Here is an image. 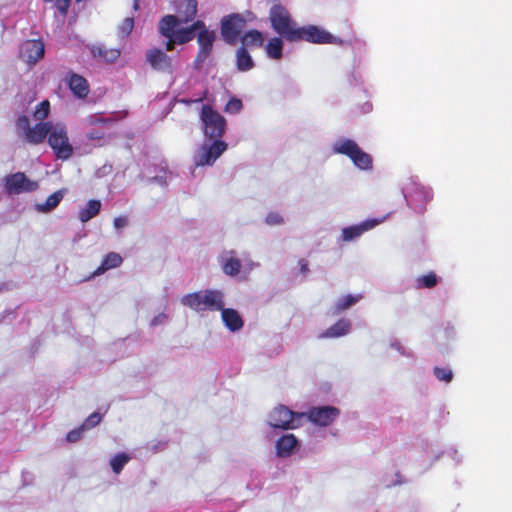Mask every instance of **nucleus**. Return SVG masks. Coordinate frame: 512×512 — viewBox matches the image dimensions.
<instances>
[{
	"instance_id": "34",
	"label": "nucleus",
	"mask_w": 512,
	"mask_h": 512,
	"mask_svg": "<svg viewBox=\"0 0 512 512\" xmlns=\"http://www.w3.org/2000/svg\"><path fill=\"white\" fill-rule=\"evenodd\" d=\"M181 31L188 33V42L194 39L195 32H202L203 30H209L202 20L194 21L190 26L180 29Z\"/></svg>"
},
{
	"instance_id": "41",
	"label": "nucleus",
	"mask_w": 512,
	"mask_h": 512,
	"mask_svg": "<svg viewBox=\"0 0 512 512\" xmlns=\"http://www.w3.org/2000/svg\"><path fill=\"white\" fill-rule=\"evenodd\" d=\"M72 0H55V6L62 16H66Z\"/></svg>"
},
{
	"instance_id": "28",
	"label": "nucleus",
	"mask_w": 512,
	"mask_h": 512,
	"mask_svg": "<svg viewBox=\"0 0 512 512\" xmlns=\"http://www.w3.org/2000/svg\"><path fill=\"white\" fill-rule=\"evenodd\" d=\"M363 298L362 294H347L342 297H340L336 303L334 304V311L337 313L343 312L356 303H358Z\"/></svg>"
},
{
	"instance_id": "39",
	"label": "nucleus",
	"mask_w": 512,
	"mask_h": 512,
	"mask_svg": "<svg viewBox=\"0 0 512 512\" xmlns=\"http://www.w3.org/2000/svg\"><path fill=\"white\" fill-rule=\"evenodd\" d=\"M219 311H221L222 320H242L239 313L232 308L223 307Z\"/></svg>"
},
{
	"instance_id": "30",
	"label": "nucleus",
	"mask_w": 512,
	"mask_h": 512,
	"mask_svg": "<svg viewBox=\"0 0 512 512\" xmlns=\"http://www.w3.org/2000/svg\"><path fill=\"white\" fill-rule=\"evenodd\" d=\"M438 278L434 272H429L426 275H422L416 278L415 287L418 289L422 288H433L437 285Z\"/></svg>"
},
{
	"instance_id": "4",
	"label": "nucleus",
	"mask_w": 512,
	"mask_h": 512,
	"mask_svg": "<svg viewBox=\"0 0 512 512\" xmlns=\"http://www.w3.org/2000/svg\"><path fill=\"white\" fill-rule=\"evenodd\" d=\"M334 151L351 159L359 169L368 170L372 168V157L364 152L358 144L351 139H341L334 145Z\"/></svg>"
},
{
	"instance_id": "36",
	"label": "nucleus",
	"mask_w": 512,
	"mask_h": 512,
	"mask_svg": "<svg viewBox=\"0 0 512 512\" xmlns=\"http://www.w3.org/2000/svg\"><path fill=\"white\" fill-rule=\"evenodd\" d=\"M433 372H434V376L439 380V381H444L446 383H449L452 381L453 379V372L451 369L449 368H441V367H435L433 369Z\"/></svg>"
},
{
	"instance_id": "42",
	"label": "nucleus",
	"mask_w": 512,
	"mask_h": 512,
	"mask_svg": "<svg viewBox=\"0 0 512 512\" xmlns=\"http://www.w3.org/2000/svg\"><path fill=\"white\" fill-rule=\"evenodd\" d=\"M265 222L268 225H280L283 223V218L276 212H270L265 218Z\"/></svg>"
},
{
	"instance_id": "25",
	"label": "nucleus",
	"mask_w": 512,
	"mask_h": 512,
	"mask_svg": "<svg viewBox=\"0 0 512 512\" xmlns=\"http://www.w3.org/2000/svg\"><path fill=\"white\" fill-rule=\"evenodd\" d=\"M255 66L254 61L247 51V48L240 47L236 51V67L241 72L251 70Z\"/></svg>"
},
{
	"instance_id": "37",
	"label": "nucleus",
	"mask_w": 512,
	"mask_h": 512,
	"mask_svg": "<svg viewBox=\"0 0 512 512\" xmlns=\"http://www.w3.org/2000/svg\"><path fill=\"white\" fill-rule=\"evenodd\" d=\"M102 416L98 412H94L90 414L82 423V427L84 430L92 429L93 427L97 426L101 422Z\"/></svg>"
},
{
	"instance_id": "32",
	"label": "nucleus",
	"mask_w": 512,
	"mask_h": 512,
	"mask_svg": "<svg viewBox=\"0 0 512 512\" xmlns=\"http://www.w3.org/2000/svg\"><path fill=\"white\" fill-rule=\"evenodd\" d=\"M130 456L126 453H118L110 460V465L115 474H119L124 466L129 462Z\"/></svg>"
},
{
	"instance_id": "2",
	"label": "nucleus",
	"mask_w": 512,
	"mask_h": 512,
	"mask_svg": "<svg viewBox=\"0 0 512 512\" xmlns=\"http://www.w3.org/2000/svg\"><path fill=\"white\" fill-rule=\"evenodd\" d=\"M223 298L224 295L221 291L205 290L185 295L182 303L196 311H219L225 305Z\"/></svg>"
},
{
	"instance_id": "43",
	"label": "nucleus",
	"mask_w": 512,
	"mask_h": 512,
	"mask_svg": "<svg viewBox=\"0 0 512 512\" xmlns=\"http://www.w3.org/2000/svg\"><path fill=\"white\" fill-rule=\"evenodd\" d=\"M113 223H114V227L116 229H121V228H124L127 225L128 219H127L126 216H119V217H116L114 219Z\"/></svg>"
},
{
	"instance_id": "33",
	"label": "nucleus",
	"mask_w": 512,
	"mask_h": 512,
	"mask_svg": "<svg viewBox=\"0 0 512 512\" xmlns=\"http://www.w3.org/2000/svg\"><path fill=\"white\" fill-rule=\"evenodd\" d=\"M50 112V102L48 100H43L39 104L36 105L33 116L39 122H44Z\"/></svg>"
},
{
	"instance_id": "1",
	"label": "nucleus",
	"mask_w": 512,
	"mask_h": 512,
	"mask_svg": "<svg viewBox=\"0 0 512 512\" xmlns=\"http://www.w3.org/2000/svg\"><path fill=\"white\" fill-rule=\"evenodd\" d=\"M272 29L288 42H293L299 28L290 12L281 4H274L269 12Z\"/></svg>"
},
{
	"instance_id": "21",
	"label": "nucleus",
	"mask_w": 512,
	"mask_h": 512,
	"mask_svg": "<svg viewBox=\"0 0 512 512\" xmlns=\"http://www.w3.org/2000/svg\"><path fill=\"white\" fill-rule=\"evenodd\" d=\"M93 57L103 63H114L121 55L118 48H108L105 45H95L91 48Z\"/></svg>"
},
{
	"instance_id": "15",
	"label": "nucleus",
	"mask_w": 512,
	"mask_h": 512,
	"mask_svg": "<svg viewBox=\"0 0 512 512\" xmlns=\"http://www.w3.org/2000/svg\"><path fill=\"white\" fill-rule=\"evenodd\" d=\"M146 61L152 69L158 72L167 74L173 73L172 58L160 48H151L147 50Z\"/></svg>"
},
{
	"instance_id": "46",
	"label": "nucleus",
	"mask_w": 512,
	"mask_h": 512,
	"mask_svg": "<svg viewBox=\"0 0 512 512\" xmlns=\"http://www.w3.org/2000/svg\"><path fill=\"white\" fill-rule=\"evenodd\" d=\"M298 264H299L300 274L306 275L309 272L308 262L305 259H300L298 261Z\"/></svg>"
},
{
	"instance_id": "26",
	"label": "nucleus",
	"mask_w": 512,
	"mask_h": 512,
	"mask_svg": "<svg viewBox=\"0 0 512 512\" xmlns=\"http://www.w3.org/2000/svg\"><path fill=\"white\" fill-rule=\"evenodd\" d=\"M101 209V202L96 199L89 200L86 206L79 211V219L81 222H88L90 219L97 216Z\"/></svg>"
},
{
	"instance_id": "47",
	"label": "nucleus",
	"mask_w": 512,
	"mask_h": 512,
	"mask_svg": "<svg viewBox=\"0 0 512 512\" xmlns=\"http://www.w3.org/2000/svg\"><path fill=\"white\" fill-rule=\"evenodd\" d=\"M106 122V120H103V119H97L96 122ZM92 123H95V121H92Z\"/></svg>"
},
{
	"instance_id": "7",
	"label": "nucleus",
	"mask_w": 512,
	"mask_h": 512,
	"mask_svg": "<svg viewBox=\"0 0 512 512\" xmlns=\"http://www.w3.org/2000/svg\"><path fill=\"white\" fill-rule=\"evenodd\" d=\"M304 412H294L285 405H278L269 414V425L283 430L296 429L301 426Z\"/></svg>"
},
{
	"instance_id": "6",
	"label": "nucleus",
	"mask_w": 512,
	"mask_h": 512,
	"mask_svg": "<svg viewBox=\"0 0 512 512\" xmlns=\"http://www.w3.org/2000/svg\"><path fill=\"white\" fill-rule=\"evenodd\" d=\"M177 28L176 18L172 14L165 15L158 23L159 33L167 39L166 51H173L175 45L188 43V33Z\"/></svg>"
},
{
	"instance_id": "5",
	"label": "nucleus",
	"mask_w": 512,
	"mask_h": 512,
	"mask_svg": "<svg viewBox=\"0 0 512 512\" xmlns=\"http://www.w3.org/2000/svg\"><path fill=\"white\" fill-rule=\"evenodd\" d=\"M200 119L204 134L210 139H221L226 130L225 118L211 105L205 104L201 108Z\"/></svg>"
},
{
	"instance_id": "22",
	"label": "nucleus",
	"mask_w": 512,
	"mask_h": 512,
	"mask_svg": "<svg viewBox=\"0 0 512 512\" xmlns=\"http://www.w3.org/2000/svg\"><path fill=\"white\" fill-rule=\"evenodd\" d=\"M297 445L298 440L293 434L283 435L276 442V453L279 457H288Z\"/></svg>"
},
{
	"instance_id": "17",
	"label": "nucleus",
	"mask_w": 512,
	"mask_h": 512,
	"mask_svg": "<svg viewBox=\"0 0 512 512\" xmlns=\"http://www.w3.org/2000/svg\"><path fill=\"white\" fill-rule=\"evenodd\" d=\"M197 1L196 0H181L176 4V18L177 26L179 24H187L195 19L197 16Z\"/></svg>"
},
{
	"instance_id": "16",
	"label": "nucleus",
	"mask_w": 512,
	"mask_h": 512,
	"mask_svg": "<svg viewBox=\"0 0 512 512\" xmlns=\"http://www.w3.org/2000/svg\"><path fill=\"white\" fill-rule=\"evenodd\" d=\"M44 53V43L38 39L26 40L20 48V57L28 64H35L43 58Z\"/></svg>"
},
{
	"instance_id": "23",
	"label": "nucleus",
	"mask_w": 512,
	"mask_h": 512,
	"mask_svg": "<svg viewBox=\"0 0 512 512\" xmlns=\"http://www.w3.org/2000/svg\"><path fill=\"white\" fill-rule=\"evenodd\" d=\"M123 262L122 257L116 252H109L104 257L101 265L92 273L91 277L99 276L107 270L119 267Z\"/></svg>"
},
{
	"instance_id": "40",
	"label": "nucleus",
	"mask_w": 512,
	"mask_h": 512,
	"mask_svg": "<svg viewBox=\"0 0 512 512\" xmlns=\"http://www.w3.org/2000/svg\"><path fill=\"white\" fill-rule=\"evenodd\" d=\"M84 431L85 430L82 426H80L74 430H71L70 432L67 433L66 440L70 443L77 442L82 438V433Z\"/></svg>"
},
{
	"instance_id": "13",
	"label": "nucleus",
	"mask_w": 512,
	"mask_h": 512,
	"mask_svg": "<svg viewBox=\"0 0 512 512\" xmlns=\"http://www.w3.org/2000/svg\"><path fill=\"white\" fill-rule=\"evenodd\" d=\"M216 33L213 30H203L197 34L199 50L194 60V67L200 69L213 50Z\"/></svg>"
},
{
	"instance_id": "38",
	"label": "nucleus",
	"mask_w": 512,
	"mask_h": 512,
	"mask_svg": "<svg viewBox=\"0 0 512 512\" xmlns=\"http://www.w3.org/2000/svg\"><path fill=\"white\" fill-rule=\"evenodd\" d=\"M243 108L242 101L238 98H231L225 105V112L230 114L239 113Z\"/></svg>"
},
{
	"instance_id": "29",
	"label": "nucleus",
	"mask_w": 512,
	"mask_h": 512,
	"mask_svg": "<svg viewBox=\"0 0 512 512\" xmlns=\"http://www.w3.org/2000/svg\"><path fill=\"white\" fill-rule=\"evenodd\" d=\"M267 55L272 59H281L283 56V42L279 37L271 38L266 45Z\"/></svg>"
},
{
	"instance_id": "31",
	"label": "nucleus",
	"mask_w": 512,
	"mask_h": 512,
	"mask_svg": "<svg viewBox=\"0 0 512 512\" xmlns=\"http://www.w3.org/2000/svg\"><path fill=\"white\" fill-rule=\"evenodd\" d=\"M349 329V322H335L334 325L322 334V337H339L345 335Z\"/></svg>"
},
{
	"instance_id": "19",
	"label": "nucleus",
	"mask_w": 512,
	"mask_h": 512,
	"mask_svg": "<svg viewBox=\"0 0 512 512\" xmlns=\"http://www.w3.org/2000/svg\"><path fill=\"white\" fill-rule=\"evenodd\" d=\"M380 222L378 219H369L360 224L345 227L342 229V240L346 242L352 241L360 237L364 232L377 226Z\"/></svg>"
},
{
	"instance_id": "18",
	"label": "nucleus",
	"mask_w": 512,
	"mask_h": 512,
	"mask_svg": "<svg viewBox=\"0 0 512 512\" xmlns=\"http://www.w3.org/2000/svg\"><path fill=\"white\" fill-rule=\"evenodd\" d=\"M219 263L225 275L235 277L242 269V262L234 250L225 251L219 258Z\"/></svg>"
},
{
	"instance_id": "14",
	"label": "nucleus",
	"mask_w": 512,
	"mask_h": 512,
	"mask_svg": "<svg viewBox=\"0 0 512 512\" xmlns=\"http://www.w3.org/2000/svg\"><path fill=\"white\" fill-rule=\"evenodd\" d=\"M305 417L318 426H328L339 416L340 410L333 406L312 407Z\"/></svg>"
},
{
	"instance_id": "27",
	"label": "nucleus",
	"mask_w": 512,
	"mask_h": 512,
	"mask_svg": "<svg viewBox=\"0 0 512 512\" xmlns=\"http://www.w3.org/2000/svg\"><path fill=\"white\" fill-rule=\"evenodd\" d=\"M242 47H262L264 44L263 34L258 30H250L241 37Z\"/></svg>"
},
{
	"instance_id": "20",
	"label": "nucleus",
	"mask_w": 512,
	"mask_h": 512,
	"mask_svg": "<svg viewBox=\"0 0 512 512\" xmlns=\"http://www.w3.org/2000/svg\"><path fill=\"white\" fill-rule=\"evenodd\" d=\"M67 84L72 93L80 99L86 98L89 94L90 89L88 81L77 73L71 72L68 74Z\"/></svg>"
},
{
	"instance_id": "3",
	"label": "nucleus",
	"mask_w": 512,
	"mask_h": 512,
	"mask_svg": "<svg viewBox=\"0 0 512 512\" xmlns=\"http://www.w3.org/2000/svg\"><path fill=\"white\" fill-rule=\"evenodd\" d=\"M47 137L56 158L67 160L73 155V146L69 142L67 127L64 124L51 122Z\"/></svg>"
},
{
	"instance_id": "11",
	"label": "nucleus",
	"mask_w": 512,
	"mask_h": 512,
	"mask_svg": "<svg viewBox=\"0 0 512 512\" xmlns=\"http://www.w3.org/2000/svg\"><path fill=\"white\" fill-rule=\"evenodd\" d=\"M307 41L316 44L333 43L334 36L324 29L314 25L303 26L297 29L293 42Z\"/></svg>"
},
{
	"instance_id": "24",
	"label": "nucleus",
	"mask_w": 512,
	"mask_h": 512,
	"mask_svg": "<svg viewBox=\"0 0 512 512\" xmlns=\"http://www.w3.org/2000/svg\"><path fill=\"white\" fill-rule=\"evenodd\" d=\"M65 190H57L47 197L46 201L36 205V210L41 213H48L54 210L62 201Z\"/></svg>"
},
{
	"instance_id": "45",
	"label": "nucleus",
	"mask_w": 512,
	"mask_h": 512,
	"mask_svg": "<svg viewBox=\"0 0 512 512\" xmlns=\"http://www.w3.org/2000/svg\"><path fill=\"white\" fill-rule=\"evenodd\" d=\"M226 327L232 331L236 332L243 327L244 322H224Z\"/></svg>"
},
{
	"instance_id": "9",
	"label": "nucleus",
	"mask_w": 512,
	"mask_h": 512,
	"mask_svg": "<svg viewBox=\"0 0 512 512\" xmlns=\"http://www.w3.org/2000/svg\"><path fill=\"white\" fill-rule=\"evenodd\" d=\"M38 187V183L29 179L23 172L12 173L4 178V189L8 195L33 192Z\"/></svg>"
},
{
	"instance_id": "48",
	"label": "nucleus",
	"mask_w": 512,
	"mask_h": 512,
	"mask_svg": "<svg viewBox=\"0 0 512 512\" xmlns=\"http://www.w3.org/2000/svg\"><path fill=\"white\" fill-rule=\"evenodd\" d=\"M134 8H135V9H138V3H137V1H136V2H135V4H134Z\"/></svg>"
},
{
	"instance_id": "35",
	"label": "nucleus",
	"mask_w": 512,
	"mask_h": 512,
	"mask_svg": "<svg viewBox=\"0 0 512 512\" xmlns=\"http://www.w3.org/2000/svg\"><path fill=\"white\" fill-rule=\"evenodd\" d=\"M134 28V18L133 17H126L123 19V21L120 23L118 27V33L122 37H128Z\"/></svg>"
},
{
	"instance_id": "44",
	"label": "nucleus",
	"mask_w": 512,
	"mask_h": 512,
	"mask_svg": "<svg viewBox=\"0 0 512 512\" xmlns=\"http://www.w3.org/2000/svg\"><path fill=\"white\" fill-rule=\"evenodd\" d=\"M104 138V133L98 130H92L87 133V139L100 140Z\"/></svg>"
},
{
	"instance_id": "12",
	"label": "nucleus",
	"mask_w": 512,
	"mask_h": 512,
	"mask_svg": "<svg viewBox=\"0 0 512 512\" xmlns=\"http://www.w3.org/2000/svg\"><path fill=\"white\" fill-rule=\"evenodd\" d=\"M210 145H202L195 163L198 166L212 165L227 149V144L220 139H213Z\"/></svg>"
},
{
	"instance_id": "10",
	"label": "nucleus",
	"mask_w": 512,
	"mask_h": 512,
	"mask_svg": "<svg viewBox=\"0 0 512 512\" xmlns=\"http://www.w3.org/2000/svg\"><path fill=\"white\" fill-rule=\"evenodd\" d=\"M246 26L245 19L239 14L226 16L221 21V35L229 45H235Z\"/></svg>"
},
{
	"instance_id": "8",
	"label": "nucleus",
	"mask_w": 512,
	"mask_h": 512,
	"mask_svg": "<svg viewBox=\"0 0 512 512\" xmlns=\"http://www.w3.org/2000/svg\"><path fill=\"white\" fill-rule=\"evenodd\" d=\"M51 122H38L33 127L30 126V120L26 115H20L16 121L18 132L25 140L33 145L42 143L48 136Z\"/></svg>"
}]
</instances>
